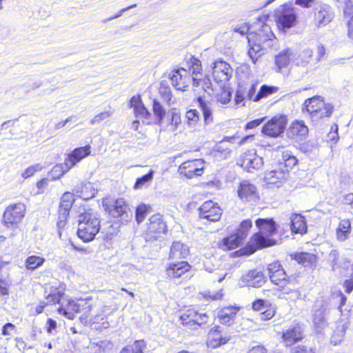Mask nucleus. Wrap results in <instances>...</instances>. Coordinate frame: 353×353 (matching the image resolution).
<instances>
[{
	"label": "nucleus",
	"mask_w": 353,
	"mask_h": 353,
	"mask_svg": "<svg viewBox=\"0 0 353 353\" xmlns=\"http://www.w3.org/2000/svg\"><path fill=\"white\" fill-rule=\"evenodd\" d=\"M237 307L229 306L225 307L217 312V318L220 323L227 325H232L236 316Z\"/></svg>",
	"instance_id": "28"
},
{
	"label": "nucleus",
	"mask_w": 353,
	"mask_h": 353,
	"mask_svg": "<svg viewBox=\"0 0 353 353\" xmlns=\"http://www.w3.org/2000/svg\"><path fill=\"white\" fill-rule=\"evenodd\" d=\"M242 243L243 241L239 239L238 235L234 234L224 238L220 246L224 250H232L239 247Z\"/></svg>",
	"instance_id": "39"
},
{
	"label": "nucleus",
	"mask_w": 353,
	"mask_h": 353,
	"mask_svg": "<svg viewBox=\"0 0 353 353\" xmlns=\"http://www.w3.org/2000/svg\"><path fill=\"white\" fill-rule=\"evenodd\" d=\"M328 305L323 299L317 300L313 307L312 322L316 333H321L328 323L326 316L328 314Z\"/></svg>",
	"instance_id": "7"
},
{
	"label": "nucleus",
	"mask_w": 353,
	"mask_h": 353,
	"mask_svg": "<svg viewBox=\"0 0 353 353\" xmlns=\"http://www.w3.org/2000/svg\"><path fill=\"white\" fill-rule=\"evenodd\" d=\"M199 210L200 218L210 222L218 221L222 214V210L218 204L211 200L204 202Z\"/></svg>",
	"instance_id": "14"
},
{
	"label": "nucleus",
	"mask_w": 353,
	"mask_h": 353,
	"mask_svg": "<svg viewBox=\"0 0 353 353\" xmlns=\"http://www.w3.org/2000/svg\"><path fill=\"white\" fill-rule=\"evenodd\" d=\"M166 119L168 121L167 127L170 132L176 131L181 123V115L175 109L168 112Z\"/></svg>",
	"instance_id": "38"
},
{
	"label": "nucleus",
	"mask_w": 353,
	"mask_h": 353,
	"mask_svg": "<svg viewBox=\"0 0 353 353\" xmlns=\"http://www.w3.org/2000/svg\"><path fill=\"white\" fill-rule=\"evenodd\" d=\"M286 173L281 170H272L265 174V179L270 183H276L279 181H281L285 178Z\"/></svg>",
	"instance_id": "44"
},
{
	"label": "nucleus",
	"mask_w": 353,
	"mask_h": 353,
	"mask_svg": "<svg viewBox=\"0 0 353 353\" xmlns=\"http://www.w3.org/2000/svg\"><path fill=\"white\" fill-rule=\"evenodd\" d=\"M135 116L139 118L148 119L151 117L150 112L143 104H139L134 110Z\"/></svg>",
	"instance_id": "55"
},
{
	"label": "nucleus",
	"mask_w": 353,
	"mask_h": 353,
	"mask_svg": "<svg viewBox=\"0 0 353 353\" xmlns=\"http://www.w3.org/2000/svg\"><path fill=\"white\" fill-rule=\"evenodd\" d=\"M167 232V225L163 221L162 216L157 214L152 216L149 219L146 230V240L157 239L162 234Z\"/></svg>",
	"instance_id": "12"
},
{
	"label": "nucleus",
	"mask_w": 353,
	"mask_h": 353,
	"mask_svg": "<svg viewBox=\"0 0 353 353\" xmlns=\"http://www.w3.org/2000/svg\"><path fill=\"white\" fill-rule=\"evenodd\" d=\"M46 261L45 259L39 256H30L26 260V265L28 270H35L41 266Z\"/></svg>",
	"instance_id": "45"
},
{
	"label": "nucleus",
	"mask_w": 353,
	"mask_h": 353,
	"mask_svg": "<svg viewBox=\"0 0 353 353\" xmlns=\"http://www.w3.org/2000/svg\"><path fill=\"white\" fill-rule=\"evenodd\" d=\"M205 162L201 159L183 162L179 168V172L188 179L201 176L203 173Z\"/></svg>",
	"instance_id": "11"
},
{
	"label": "nucleus",
	"mask_w": 353,
	"mask_h": 353,
	"mask_svg": "<svg viewBox=\"0 0 353 353\" xmlns=\"http://www.w3.org/2000/svg\"><path fill=\"white\" fill-rule=\"evenodd\" d=\"M26 214V206L22 203H14L8 206L3 215V223L5 227L14 230Z\"/></svg>",
	"instance_id": "5"
},
{
	"label": "nucleus",
	"mask_w": 353,
	"mask_h": 353,
	"mask_svg": "<svg viewBox=\"0 0 353 353\" xmlns=\"http://www.w3.org/2000/svg\"><path fill=\"white\" fill-rule=\"evenodd\" d=\"M70 169H68L65 165V163L63 164H57L54 165L52 170L51 173L54 179H59L61 176H63L65 172H67Z\"/></svg>",
	"instance_id": "54"
},
{
	"label": "nucleus",
	"mask_w": 353,
	"mask_h": 353,
	"mask_svg": "<svg viewBox=\"0 0 353 353\" xmlns=\"http://www.w3.org/2000/svg\"><path fill=\"white\" fill-rule=\"evenodd\" d=\"M351 232V223L349 219H343L339 222L336 229V238L340 241H345Z\"/></svg>",
	"instance_id": "36"
},
{
	"label": "nucleus",
	"mask_w": 353,
	"mask_h": 353,
	"mask_svg": "<svg viewBox=\"0 0 353 353\" xmlns=\"http://www.w3.org/2000/svg\"><path fill=\"white\" fill-rule=\"evenodd\" d=\"M282 337L285 345L290 346L302 339L303 329L298 324L291 325L287 330L283 332Z\"/></svg>",
	"instance_id": "25"
},
{
	"label": "nucleus",
	"mask_w": 353,
	"mask_h": 353,
	"mask_svg": "<svg viewBox=\"0 0 353 353\" xmlns=\"http://www.w3.org/2000/svg\"><path fill=\"white\" fill-rule=\"evenodd\" d=\"M312 57H313V51L310 49L304 50L302 53L294 60V62L296 65H301L303 67H306L309 65H312Z\"/></svg>",
	"instance_id": "40"
},
{
	"label": "nucleus",
	"mask_w": 353,
	"mask_h": 353,
	"mask_svg": "<svg viewBox=\"0 0 353 353\" xmlns=\"http://www.w3.org/2000/svg\"><path fill=\"white\" fill-rule=\"evenodd\" d=\"M252 226V223L250 219L243 220L241 223L239 228L237 229L235 234L238 235L239 239L243 241L246 238L248 232Z\"/></svg>",
	"instance_id": "46"
},
{
	"label": "nucleus",
	"mask_w": 353,
	"mask_h": 353,
	"mask_svg": "<svg viewBox=\"0 0 353 353\" xmlns=\"http://www.w3.org/2000/svg\"><path fill=\"white\" fill-rule=\"evenodd\" d=\"M297 261L305 267L312 265L316 261V256L314 254L302 252L297 256Z\"/></svg>",
	"instance_id": "47"
},
{
	"label": "nucleus",
	"mask_w": 353,
	"mask_h": 353,
	"mask_svg": "<svg viewBox=\"0 0 353 353\" xmlns=\"http://www.w3.org/2000/svg\"><path fill=\"white\" fill-rule=\"evenodd\" d=\"M290 228L293 233L305 234L307 232L305 219L301 214H294L290 217Z\"/></svg>",
	"instance_id": "29"
},
{
	"label": "nucleus",
	"mask_w": 353,
	"mask_h": 353,
	"mask_svg": "<svg viewBox=\"0 0 353 353\" xmlns=\"http://www.w3.org/2000/svg\"><path fill=\"white\" fill-rule=\"evenodd\" d=\"M148 211V206L146 205H140L136 210V219L139 223L143 221Z\"/></svg>",
	"instance_id": "57"
},
{
	"label": "nucleus",
	"mask_w": 353,
	"mask_h": 353,
	"mask_svg": "<svg viewBox=\"0 0 353 353\" xmlns=\"http://www.w3.org/2000/svg\"><path fill=\"white\" fill-rule=\"evenodd\" d=\"M276 23L283 28L293 27L296 22V13L290 5L284 4L279 6L275 11Z\"/></svg>",
	"instance_id": "9"
},
{
	"label": "nucleus",
	"mask_w": 353,
	"mask_h": 353,
	"mask_svg": "<svg viewBox=\"0 0 353 353\" xmlns=\"http://www.w3.org/2000/svg\"><path fill=\"white\" fill-rule=\"evenodd\" d=\"M61 299V294L59 291L55 290L54 292L50 293L47 296V304L59 303Z\"/></svg>",
	"instance_id": "59"
},
{
	"label": "nucleus",
	"mask_w": 353,
	"mask_h": 353,
	"mask_svg": "<svg viewBox=\"0 0 353 353\" xmlns=\"http://www.w3.org/2000/svg\"><path fill=\"white\" fill-rule=\"evenodd\" d=\"M348 325L349 321L347 320L345 321H341L339 322L336 330L334 331L331 339L332 343L336 345L343 340Z\"/></svg>",
	"instance_id": "37"
},
{
	"label": "nucleus",
	"mask_w": 353,
	"mask_h": 353,
	"mask_svg": "<svg viewBox=\"0 0 353 353\" xmlns=\"http://www.w3.org/2000/svg\"><path fill=\"white\" fill-rule=\"evenodd\" d=\"M181 323L188 328H192L194 325H201L208 322V316L205 313H199L193 308L186 310L180 316Z\"/></svg>",
	"instance_id": "13"
},
{
	"label": "nucleus",
	"mask_w": 353,
	"mask_h": 353,
	"mask_svg": "<svg viewBox=\"0 0 353 353\" xmlns=\"http://www.w3.org/2000/svg\"><path fill=\"white\" fill-rule=\"evenodd\" d=\"M74 191L77 196L85 201L93 198L96 193L94 188H93L90 183H81L76 186Z\"/></svg>",
	"instance_id": "32"
},
{
	"label": "nucleus",
	"mask_w": 353,
	"mask_h": 353,
	"mask_svg": "<svg viewBox=\"0 0 353 353\" xmlns=\"http://www.w3.org/2000/svg\"><path fill=\"white\" fill-rule=\"evenodd\" d=\"M103 203L105 210L114 218L120 217L125 214L128 208V205L122 198L106 199L103 201Z\"/></svg>",
	"instance_id": "19"
},
{
	"label": "nucleus",
	"mask_w": 353,
	"mask_h": 353,
	"mask_svg": "<svg viewBox=\"0 0 353 353\" xmlns=\"http://www.w3.org/2000/svg\"><path fill=\"white\" fill-rule=\"evenodd\" d=\"M271 303L263 299H257L252 303V308L254 310L260 311L265 310Z\"/></svg>",
	"instance_id": "61"
},
{
	"label": "nucleus",
	"mask_w": 353,
	"mask_h": 353,
	"mask_svg": "<svg viewBox=\"0 0 353 353\" xmlns=\"http://www.w3.org/2000/svg\"><path fill=\"white\" fill-rule=\"evenodd\" d=\"M90 148L91 147L90 145L75 148L65 159V167H67L68 169H71L83 159L89 156L91 152Z\"/></svg>",
	"instance_id": "23"
},
{
	"label": "nucleus",
	"mask_w": 353,
	"mask_h": 353,
	"mask_svg": "<svg viewBox=\"0 0 353 353\" xmlns=\"http://www.w3.org/2000/svg\"><path fill=\"white\" fill-rule=\"evenodd\" d=\"M72 206V204L65 202H60L59 205V214H60V218L67 219V216L69 214V211Z\"/></svg>",
	"instance_id": "58"
},
{
	"label": "nucleus",
	"mask_w": 353,
	"mask_h": 353,
	"mask_svg": "<svg viewBox=\"0 0 353 353\" xmlns=\"http://www.w3.org/2000/svg\"><path fill=\"white\" fill-rule=\"evenodd\" d=\"M334 13L331 6L327 4H321L314 9L313 23L317 28L327 26L334 19Z\"/></svg>",
	"instance_id": "15"
},
{
	"label": "nucleus",
	"mask_w": 353,
	"mask_h": 353,
	"mask_svg": "<svg viewBox=\"0 0 353 353\" xmlns=\"http://www.w3.org/2000/svg\"><path fill=\"white\" fill-rule=\"evenodd\" d=\"M185 117L188 126L194 128L199 120V113L196 110H189L186 112Z\"/></svg>",
	"instance_id": "48"
},
{
	"label": "nucleus",
	"mask_w": 353,
	"mask_h": 353,
	"mask_svg": "<svg viewBox=\"0 0 353 353\" xmlns=\"http://www.w3.org/2000/svg\"><path fill=\"white\" fill-rule=\"evenodd\" d=\"M16 334V326L11 323H6L2 329L1 334L6 336V339H9Z\"/></svg>",
	"instance_id": "52"
},
{
	"label": "nucleus",
	"mask_w": 353,
	"mask_h": 353,
	"mask_svg": "<svg viewBox=\"0 0 353 353\" xmlns=\"http://www.w3.org/2000/svg\"><path fill=\"white\" fill-rule=\"evenodd\" d=\"M268 275L271 282L278 286V290H282V285H287L294 279L287 278L285 270L279 262L270 263L268 266Z\"/></svg>",
	"instance_id": "10"
},
{
	"label": "nucleus",
	"mask_w": 353,
	"mask_h": 353,
	"mask_svg": "<svg viewBox=\"0 0 353 353\" xmlns=\"http://www.w3.org/2000/svg\"><path fill=\"white\" fill-rule=\"evenodd\" d=\"M305 110L313 121H319L324 117H330L333 112V105L326 103L320 97H314L305 101Z\"/></svg>",
	"instance_id": "3"
},
{
	"label": "nucleus",
	"mask_w": 353,
	"mask_h": 353,
	"mask_svg": "<svg viewBox=\"0 0 353 353\" xmlns=\"http://www.w3.org/2000/svg\"><path fill=\"white\" fill-rule=\"evenodd\" d=\"M265 283L263 273L258 270H251L244 273L240 280L241 287L260 288Z\"/></svg>",
	"instance_id": "18"
},
{
	"label": "nucleus",
	"mask_w": 353,
	"mask_h": 353,
	"mask_svg": "<svg viewBox=\"0 0 353 353\" xmlns=\"http://www.w3.org/2000/svg\"><path fill=\"white\" fill-rule=\"evenodd\" d=\"M191 265L185 261L169 263L166 265V274L170 279H179L190 272Z\"/></svg>",
	"instance_id": "22"
},
{
	"label": "nucleus",
	"mask_w": 353,
	"mask_h": 353,
	"mask_svg": "<svg viewBox=\"0 0 353 353\" xmlns=\"http://www.w3.org/2000/svg\"><path fill=\"white\" fill-rule=\"evenodd\" d=\"M256 225L259 232L256 233L250 239L248 248L250 254L257 250L269 247L275 244L276 241L270 238L276 233V223L272 219H258Z\"/></svg>",
	"instance_id": "1"
},
{
	"label": "nucleus",
	"mask_w": 353,
	"mask_h": 353,
	"mask_svg": "<svg viewBox=\"0 0 353 353\" xmlns=\"http://www.w3.org/2000/svg\"><path fill=\"white\" fill-rule=\"evenodd\" d=\"M112 114V112L110 110L102 112L97 115H96L91 121L90 123L94 125L95 123H99L105 119L110 117Z\"/></svg>",
	"instance_id": "60"
},
{
	"label": "nucleus",
	"mask_w": 353,
	"mask_h": 353,
	"mask_svg": "<svg viewBox=\"0 0 353 353\" xmlns=\"http://www.w3.org/2000/svg\"><path fill=\"white\" fill-rule=\"evenodd\" d=\"M92 310V305L89 299L75 301L70 300L65 305L63 304L58 308L59 314H63L68 319H73L77 313H83V318H86ZM81 319L83 316H81Z\"/></svg>",
	"instance_id": "4"
},
{
	"label": "nucleus",
	"mask_w": 353,
	"mask_h": 353,
	"mask_svg": "<svg viewBox=\"0 0 353 353\" xmlns=\"http://www.w3.org/2000/svg\"><path fill=\"white\" fill-rule=\"evenodd\" d=\"M287 123L285 115L277 114L263 126L261 132L269 137H279L284 132Z\"/></svg>",
	"instance_id": "8"
},
{
	"label": "nucleus",
	"mask_w": 353,
	"mask_h": 353,
	"mask_svg": "<svg viewBox=\"0 0 353 353\" xmlns=\"http://www.w3.org/2000/svg\"><path fill=\"white\" fill-rule=\"evenodd\" d=\"M112 347V343L107 340L91 343L88 347L90 353H109Z\"/></svg>",
	"instance_id": "35"
},
{
	"label": "nucleus",
	"mask_w": 353,
	"mask_h": 353,
	"mask_svg": "<svg viewBox=\"0 0 353 353\" xmlns=\"http://www.w3.org/2000/svg\"><path fill=\"white\" fill-rule=\"evenodd\" d=\"M219 327L217 326L212 329L208 334V345L213 348L225 344L229 341L228 337H223L220 335Z\"/></svg>",
	"instance_id": "31"
},
{
	"label": "nucleus",
	"mask_w": 353,
	"mask_h": 353,
	"mask_svg": "<svg viewBox=\"0 0 353 353\" xmlns=\"http://www.w3.org/2000/svg\"><path fill=\"white\" fill-rule=\"evenodd\" d=\"M159 94L168 104L174 103L171 89L168 85L161 83L159 88Z\"/></svg>",
	"instance_id": "51"
},
{
	"label": "nucleus",
	"mask_w": 353,
	"mask_h": 353,
	"mask_svg": "<svg viewBox=\"0 0 353 353\" xmlns=\"http://www.w3.org/2000/svg\"><path fill=\"white\" fill-rule=\"evenodd\" d=\"M283 294L288 296V299L295 301L301 298V293L299 290L298 283L294 279L287 285H282V290H280Z\"/></svg>",
	"instance_id": "33"
},
{
	"label": "nucleus",
	"mask_w": 353,
	"mask_h": 353,
	"mask_svg": "<svg viewBox=\"0 0 353 353\" xmlns=\"http://www.w3.org/2000/svg\"><path fill=\"white\" fill-rule=\"evenodd\" d=\"M146 344L143 340L136 341L132 345L123 348L120 353H143Z\"/></svg>",
	"instance_id": "42"
},
{
	"label": "nucleus",
	"mask_w": 353,
	"mask_h": 353,
	"mask_svg": "<svg viewBox=\"0 0 353 353\" xmlns=\"http://www.w3.org/2000/svg\"><path fill=\"white\" fill-rule=\"evenodd\" d=\"M233 70L230 65L222 60L214 62L212 67V77L217 83H225L232 77Z\"/></svg>",
	"instance_id": "17"
},
{
	"label": "nucleus",
	"mask_w": 353,
	"mask_h": 353,
	"mask_svg": "<svg viewBox=\"0 0 353 353\" xmlns=\"http://www.w3.org/2000/svg\"><path fill=\"white\" fill-rule=\"evenodd\" d=\"M279 88L273 85H263L255 97V101H259L261 99L268 97L276 92Z\"/></svg>",
	"instance_id": "43"
},
{
	"label": "nucleus",
	"mask_w": 353,
	"mask_h": 353,
	"mask_svg": "<svg viewBox=\"0 0 353 353\" xmlns=\"http://www.w3.org/2000/svg\"><path fill=\"white\" fill-rule=\"evenodd\" d=\"M199 105L203 112L204 122L205 124H209L213 121L212 112L214 109V104L210 101H204L201 97L197 99Z\"/></svg>",
	"instance_id": "34"
},
{
	"label": "nucleus",
	"mask_w": 353,
	"mask_h": 353,
	"mask_svg": "<svg viewBox=\"0 0 353 353\" xmlns=\"http://www.w3.org/2000/svg\"><path fill=\"white\" fill-rule=\"evenodd\" d=\"M307 134L308 128L303 121H294L287 130V137L296 141L305 139Z\"/></svg>",
	"instance_id": "20"
},
{
	"label": "nucleus",
	"mask_w": 353,
	"mask_h": 353,
	"mask_svg": "<svg viewBox=\"0 0 353 353\" xmlns=\"http://www.w3.org/2000/svg\"><path fill=\"white\" fill-rule=\"evenodd\" d=\"M43 169V166L39 164H35L28 167L22 174L21 176L24 179H27L32 176L35 172L40 171Z\"/></svg>",
	"instance_id": "56"
},
{
	"label": "nucleus",
	"mask_w": 353,
	"mask_h": 353,
	"mask_svg": "<svg viewBox=\"0 0 353 353\" xmlns=\"http://www.w3.org/2000/svg\"><path fill=\"white\" fill-rule=\"evenodd\" d=\"M99 230L100 220L97 213L85 212L79 216L77 235L84 242L92 241Z\"/></svg>",
	"instance_id": "2"
},
{
	"label": "nucleus",
	"mask_w": 353,
	"mask_h": 353,
	"mask_svg": "<svg viewBox=\"0 0 353 353\" xmlns=\"http://www.w3.org/2000/svg\"><path fill=\"white\" fill-rule=\"evenodd\" d=\"M247 37L254 51H259L263 45L275 38L270 26L265 23L262 24L255 32H249Z\"/></svg>",
	"instance_id": "6"
},
{
	"label": "nucleus",
	"mask_w": 353,
	"mask_h": 353,
	"mask_svg": "<svg viewBox=\"0 0 353 353\" xmlns=\"http://www.w3.org/2000/svg\"><path fill=\"white\" fill-rule=\"evenodd\" d=\"M170 80L176 90L185 91L191 81V76L186 70L180 68L172 72Z\"/></svg>",
	"instance_id": "21"
},
{
	"label": "nucleus",
	"mask_w": 353,
	"mask_h": 353,
	"mask_svg": "<svg viewBox=\"0 0 353 353\" xmlns=\"http://www.w3.org/2000/svg\"><path fill=\"white\" fill-rule=\"evenodd\" d=\"M297 163V159L294 156H289L288 158L284 159V164L287 168V171L289 169H292Z\"/></svg>",
	"instance_id": "63"
},
{
	"label": "nucleus",
	"mask_w": 353,
	"mask_h": 353,
	"mask_svg": "<svg viewBox=\"0 0 353 353\" xmlns=\"http://www.w3.org/2000/svg\"><path fill=\"white\" fill-rule=\"evenodd\" d=\"M248 90V85L245 86L243 85L239 84L235 94V102L237 105L241 104L245 99H247Z\"/></svg>",
	"instance_id": "49"
},
{
	"label": "nucleus",
	"mask_w": 353,
	"mask_h": 353,
	"mask_svg": "<svg viewBox=\"0 0 353 353\" xmlns=\"http://www.w3.org/2000/svg\"><path fill=\"white\" fill-rule=\"evenodd\" d=\"M295 56L294 50L290 48L283 50L275 55V64L278 71L280 72L282 68L287 67L291 61H294Z\"/></svg>",
	"instance_id": "27"
},
{
	"label": "nucleus",
	"mask_w": 353,
	"mask_h": 353,
	"mask_svg": "<svg viewBox=\"0 0 353 353\" xmlns=\"http://www.w3.org/2000/svg\"><path fill=\"white\" fill-rule=\"evenodd\" d=\"M154 176V171L150 170L146 174L137 179L134 185V189L142 188L145 183L150 182Z\"/></svg>",
	"instance_id": "50"
},
{
	"label": "nucleus",
	"mask_w": 353,
	"mask_h": 353,
	"mask_svg": "<svg viewBox=\"0 0 353 353\" xmlns=\"http://www.w3.org/2000/svg\"><path fill=\"white\" fill-rule=\"evenodd\" d=\"M234 139V137H227L221 141L219 144L215 146L214 151V157L221 159H227L231 152V150L228 145V143H230Z\"/></svg>",
	"instance_id": "30"
},
{
	"label": "nucleus",
	"mask_w": 353,
	"mask_h": 353,
	"mask_svg": "<svg viewBox=\"0 0 353 353\" xmlns=\"http://www.w3.org/2000/svg\"><path fill=\"white\" fill-rule=\"evenodd\" d=\"M238 196L243 202L255 201L257 198L256 188L248 181H243L239 183L237 190Z\"/></svg>",
	"instance_id": "24"
},
{
	"label": "nucleus",
	"mask_w": 353,
	"mask_h": 353,
	"mask_svg": "<svg viewBox=\"0 0 353 353\" xmlns=\"http://www.w3.org/2000/svg\"><path fill=\"white\" fill-rule=\"evenodd\" d=\"M103 322L99 323L97 322H94L92 323V328L97 330L102 331L103 330H106L110 327V323L108 321H105L102 319Z\"/></svg>",
	"instance_id": "64"
},
{
	"label": "nucleus",
	"mask_w": 353,
	"mask_h": 353,
	"mask_svg": "<svg viewBox=\"0 0 353 353\" xmlns=\"http://www.w3.org/2000/svg\"><path fill=\"white\" fill-rule=\"evenodd\" d=\"M231 99V92L229 90H223L217 95V101L222 104L228 103Z\"/></svg>",
	"instance_id": "62"
},
{
	"label": "nucleus",
	"mask_w": 353,
	"mask_h": 353,
	"mask_svg": "<svg viewBox=\"0 0 353 353\" xmlns=\"http://www.w3.org/2000/svg\"><path fill=\"white\" fill-rule=\"evenodd\" d=\"M239 161L241 167L248 172H252V170H258L263 164V158L258 156L254 149L243 152L241 155Z\"/></svg>",
	"instance_id": "16"
},
{
	"label": "nucleus",
	"mask_w": 353,
	"mask_h": 353,
	"mask_svg": "<svg viewBox=\"0 0 353 353\" xmlns=\"http://www.w3.org/2000/svg\"><path fill=\"white\" fill-rule=\"evenodd\" d=\"M152 110L154 115L156 116V124L161 125L163 119L165 117V109L157 99H154L152 103Z\"/></svg>",
	"instance_id": "41"
},
{
	"label": "nucleus",
	"mask_w": 353,
	"mask_h": 353,
	"mask_svg": "<svg viewBox=\"0 0 353 353\" xmlns=\"http://www.w3.org/2000/svg\"><path fill=\"white\" fill-rule=\"evenodd\" d=\"M190 254L189 247L181 241H174L170 247L169 260L186 259Z\"/></svg>",
	"instance_id": "26"
},
{
	"label": "nucleus",
	"mask_w": 353,
	"mask_h": 353,
	"mask_svg": "<svg viewBox=\"0 0 353 353\" xmlns=\"http://www.w3.org/2000/svg\"><path fill=\"white\" fill-rule=\"evenodd\" d=\"M276 314L275 307L270 304L268 307L265 309L264 312L259 314V318L261 321H268L271 319Z\"/></svg>",
	"instance_id": "53"
}]
</instances>
